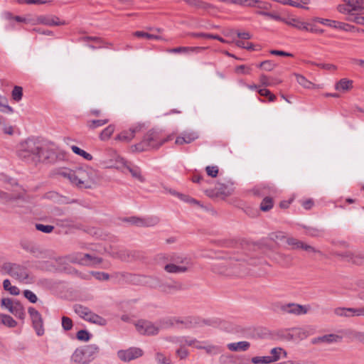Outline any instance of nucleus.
I'll list each match as a JSON object with an SVG mask.
<instances>
[{
	"mask_svg": "<svg viewBox=\"0 0 364 364\" xmlns=\"http://www.w3.org/2000/svg\"><path fill=\"white\" fill-rule=\"evenodd\" d=\"M17 154L23 161L33 164L45 161L49 158L47 151L43 149L38 141L31 139L19 144Z\"/></svg>",
	"mask_w": 364,
	"mask_h": 364,
	"instance_id": "nucleus-1",
	"label": "nucleus"
},
{
	"mask_svg": "<svg viewBox=\"0 0 364 364\" xmlns=\"http://www.w3.org/2000/svg\"><path fill=\"white\" fill-rule=\"evenodd\" d=\"M170 139V136L165 137L160 132L155 129H151L146 133L140 142L132 145L131 146V149L133 152H141L159 149L166 141Z\"/></svg>",
	"mask_w": 364,
	"mask_h": 364,
	"instance_id": "nucleus-2",
	"label": "nucleus"
},
{
	"mask_svg": "<svg viewBox=\"0 0 364 364\" xmlns=\"http://www.w3.org/2000/svg\"><path fill=\"white\" fill-rule=\"evenodd\" d=\"M180 322L175 317H168L159 321L156 323L146 320H140L135 323V326L139 333L152 336L157 334L160 329L172 327Z\"/></svg>",
	"mask_w": 364,
	"mask_h": 364,
	"instance_id": "nucleus-3",
	"label": "nucleus"
},
{
	"mask_svg": "<svg viewBox=\"0 0 364 364\" xmlns=\"http://www.w3.org/2000/svg\"><path fill=\"white\" fill-rule=\"evenodd\" d=\"M59 175L68 179L70 183L79 188H90L92 182V173L90 170L82 168L76 170L63 169Z\"/></svg>",
	"mask_w": 364,
	"mask_h": 364,
	"instance_id": "nucleus-4",
	"label": "nucleus"
},
{
	"mask_svg": "<svg viewBox=\"0 0 364 364\" xmlns=\"http://www.w3.org/2000/svg\"><path fill=\"white\" fill-rule=\"evenodd\" d=\"M0 271L9 275L11 278L26 284L33 282L27 267L23 264L13 262H4L0 267Z\"/></svg>",
	"mask_w": 364,
	"mask_h": 364,
	"instance_id": "nucleus-5",
	"label": "nucleus"
},
{
	"mask_svg": "<svg viewBox=\"0 0 364 364\" xmlns=\"http://www.w3.org/2000/svg\"><path fill=\"white\" fill-rule=\"evenodd\" d=\"M97 164L104 168H118L124 164V159L119 156L117 151L108 148L100 154L97 158Z\"/></svg>",
	"mask_w": 364,
	"mask_h": 364,
	"instance_id": "nucleus-6",
	"label": "nucleus"
},
{
	"mask_svg": "<svg viewBox=\"0 0 364 364\" xmlns=\"http://www.w3.org/2000/svg\"><path fill=\"white\" fill-rule=\"evenodd\" d=\"M99 352V348L95 344L87 345L77 348L72 355L71 359L79 364H87L92 361Z\"/></svg>",
	"mask_w": 364,
	"mask_h": 364,
	"instance_id": "nucleus-7",
	"label": "nucleus"
},
{
	"mask_svg": "<svg viewBox=\"0 0 364 364\" xmlns=\"http://www.w3.org/2000/svg\"><path fill=\"white\" fill-rule=\"evenodd\" d=\"M74 311L85 321L97 324L99 326H105L107 321L103 317L92 312L89 308L80 304H75L74 306Z\"/></svg>",
	"mask_w": 364,
	"mask_h": 364,
	"instance_id": "nucleus-8",
	"label": "nucleus"
},
{
	"mask_svg": "<svg viewBox=\"0 0 364 364\" xmlns=\"http://www.w3.org/2000/svg\"><path fill=\"white\" fill-rule=\"evenodd\" d=\"M144 129V124L136 123L130 127L128 129H124L116 135L114 139L123 143H129L136 134L141 132Z\"/></svg>",
	"mask_w": 364,
	"mask_h": 364,
	"instance_id": "nucleus-9",
	"label": "nucleus"
},
{
	"mask_svg": "<svg viewBox=\"0 0 364 364\" xmlns=\"http://www.w3.org/2000/svg\"><path fill=\"white\" fill-rule=\"evenodd\" d=\"M233 41H231L228 39H223L219 36H210V35H205L204 36V38L207 40H211V39H218L221 43H235L236 46H240V44H242V46H253L251 43H247L242 42L241 41L242 40H248L251 38V35L248 32H240V33H233Z\"/></svg>",
	"mask_w": 364,
	"mask_h": 364,
	"instance_id": "nucleus-10",
	"label": "nucleus"
},
{
	"mask_svg": "<svg viewBox=\"0 0 364 364\" xmlns=\"http://www.w3.org/2000/svg\"><path fill=\"white\" fill-rule=\"evenodd\" d=\"M5 18L11 28L15 27V23L36 26V15L31 14H27L24 16H14L8 12L5 14Z\"/></svg>",
	"mask_w": 364,
	"mask_h": 364,
	"instance_id": "nucleus-11",
	"label": "nucleus"
},
{
	"mask_svg": "<svg viewBox=\"0 0 364 364\" xmlns=\"http://www.w3.org/2000/svg\"><path fill=\"white\" fill-rule=\"evenodd\" d=\"M36 26H59L67 25L68 23L53 14L36 15Z\"/></svg>",
	"mask_w": 364,
	"mask_h": 364,
	"instance_id": "nucleus-12",
	"label": "nucleus"
},
{
	"mask_svg": "<svg viewBox=\"0 0 364 364\" xmlns=\"http://www.w3.org/2000/svg\"><path fill=\"white\" fill-rule=\"evenodd\" d=\"M1 305L6 308L9 312L14 314L16 317L19 318H24V309L20 302L6 298L2 299Z\"/></svg>",
	"mask_w": 364,
	"mask_h": 364,
	"instance_id": "nucleus-13",
	"label": "nucleus"
},
{
	"mask_svg": "<svg viewBox=\"0 0 364 364\" xmlns=\"http://www.w3.org/2000/svg\"><path fill=\"white\" fill-rule=\"evenodd\" d=\"M205 194L210 197L218 196H230L232 191V183H218L215 185L214 190L212 189H205L204 190Z\"/></svg>",
	"mask_w": 364,
	"mask_h": 364,
	"instance_id": "nucleus-14",
	"label": "nucleus"
},
{
	"mask_svg": "<svg viewBox=\"0 0 364 364\" xmlns=\"http://www.w3.org/2000/svg\"><path fill=\"white\" fill-rule=\"evenodd\" d=\"M309 309L310 307L309 306H304L295 303L284 304L280 306V310L283 313L297 316L306 314Z\"/></svg>",
	"mask_w": 364,
	"mask_h": 364,
	"instance_id": "nucleus-15",
	"label": "nucleus"
},
{
	"mask_svg": "<svg viewBox=\"0 0 364 364\" xmlns=\"http://www.w3.org/2000/svg\"><path fill=\"white\" fill-rule=\"evenodd\" d=\"M28 312L31 316L33 326L38 336H42L44 333L43 321L41 314L33 307L28 308Z\"/></svg>",
	"mask_w": 364,
	"mask_h": 364,
	"instance_id": "nucleus-16",
	"label": "nucleus"
},
{
	"mask_svg": "<svg viewBox=\"0 0 364 364\" xmlns=\"http://www.w3.org/2000/svg\"><path fill=\"white\" fill-rule=\"evenodd\" d=\"M143 355V351L139 348H129L127 350H121L117 352L119 358L124 362H129L136 359Z\"/></svg>",
	"mask_w": 364,
	"mask_h": 364,
	"instance_id": "nucleus-17",
	"label": "nucleus"
},
{
	"mask_svg": "<svg viewBox=\"0 0 364 364\" xmlns=\"http://www.w3.org/2000/svg\"><path fill=\"white\" fill-rule=\"evenodd\" d=\"M127 221L138 227H151L159 223V218L156 217L138 218L131 217L127 219Z\"/></svg>",
	"mask_w": 364,
	"mask_h": 364,
	"instance_id": "nucleus-18",
	"label": "nucleus"
},
{
	"mask_svg": "<svg viewBox=\"0 0 364 364\" xmlns=\"http://www.w3.org/2000/svg\"><path fill=\"white\" fill-rule=\"evenodd\" d=\"M334 313L338 316H364V307L360 308H343L338 307L334 309Z\"/></svg>",
	"mask_w": 364,
	"mask_h": 364,
	"instance_id": "nucleus-19",
	"label": "nucleus"
},
{
	"mask_svg": "<svg viewBox=\"0 0 364 364\" xmlns=\"http://www.w3.org/2000/svg\"><path fill=\"white\" fill-rule=\"evenodd\" d=\"M283 23L300 31H304L307 26L306 22H304L301 18L290 14H287L286 16H284Z\"/></svg>",
	"mask_w": 364,
	"mask_h": 364,
	"instance_id": "nucleus-20",
	"label": "nucleus"
},
{
	"mask_svg": "<svg viewBox=\"0 0 364 364\" xmlns=\"http://www.w3.org/2000/svg\"><path fill=\"white\" fill-rule=\"evenodd\" d=\"M205 325H211V321L209 320L201 319L197 316H186L183 320V327L187 328H195L201 327Z\"/></svg>",
	"mask_w": 364,
	"mask_h": 364,
	"instance_id": "nucleus-21",
	"label": "nucleus"
},
{
	"mask_svg": "<svg viewBox=\"0 0 364 364\" xmlns=\"http://www.w3.org/2000/svg\"><path fill=\"white\" fill-rule=\"evenodd\" d=\"M314 333V328L310 326L291 328V337L295 340H304Z\"/></svg>",
	"mask_w": 364,
	"mask_h": 364,
	"instance_id": "nucleus-22",
	"label": "nucleus"
},
{
	"mask_svg": "<svg viewBox=\"0 0 364 364\" xmlns=\"http://www.w3.org/2000/svg\"><path fill=\"white\" fill-rule=\"evenodd\" d=\"M271 355H267L269 359V362L274 363L280 360L282 358H287V351L280 347L274 348L270 351Z\"/></svg>",
	"mask_w": 364,
	"mask_h": 364,
	"instance_id": "nucleus-23",
	"label": "nucleus"
},
{
	"mask_svg": "<svg viewBox=\"0 0 364 364\" xmlns=\"http://www.w3.org/2000/svg\"><path fill=\"white\" fill-rule=\"evenodd\" d=\"M353 80L347 78H342L335 85V90L341 92H346L353 88Z\"/></svg>",
	"mask_w": 364,
	"mask_h": 364,
	"instance_id": "nucleus-24",
	"label": "nucleus"
},
{
	"mask_svg": "<svg viewBox=\"0 0 364 364\" xmlns=\"http://www.w3.org/2000/svg\"><path fill=\"white\" fill-rule=\"evenodd\" d=\"M345 4L351 9V11L364 14V1L363 0H343Z\"/></svg>",
	"mask_w": 364,
	"mask_h": 364,
	"instance_id": "nucleus-25",
	"label": "nucleus"
},
{
	"mask_svg": "<svg viewBox=\"0 0 364 364\" xmlns=\"http://www.w3.org/2000/svg\"><path fill=\"white\" fill-rule=\"evenodd\" d=\"M250 347L248 341H240L237 343H230L228 344V348L231 351H246Z\"/></svg>",
	"mask_w": 364,
	"mask_h": 364,
	"instance_id": "nucleus-26",
	"label": "nucleus"
},
{
	"mask_svg": "<svg viewBox=\"0 0 364 364\" xmlns=\"http://www.w3.org/2000/svg\"><path fill=\"white\" fill-rule=\"evenodd\" d=\"M133 36L137 38L147 40L148 41H153L154 40H162L163 38L160 35L154 33H149L145 31H136L133 33Z\"/></svg>",
	"mask_w": 364,
	"mask_h": 364,
	"instance_id": "nucleus-27",
	"label": "nucleus"
},
{
	"mask_svg": "<svg viewBox=\"0 0 364 364\" xmlns=\"http://www.w3.org/2000/svg\"><path fill=\"white\" fill-rule=\"evenodd\" d=\"M297 82L306 89H317L319 88L318 85H315L311 81L308 80L304 76L294 73Z\"/></svg>",
	"mask_w": 364,
	"mask_h": 364,
	"instance_id": "nucleus-28",
	"label": "nucleus"
},
{
	"mask_svg": "<svg viewBox=\"0 0 364 364\" xmlns=\"http://www.w3.org/2000/svg\"><path fill=\"white\" fill-rule=\"evenodd\" d=\"M259 82L263 86H275L282 82V80L279 78L269 77L265 75H261L259 77Z\"/></svg>",
	"mask_w": 364,
	"mask_h": 364,
	"instance_id": "nucleus-29",
	"label": "nucleus"
},
{
	"mask_svg": "<svg viewBox=\"0 0 364 364\" xmlns=\"http://www.w3.org/2000/svg\"><path fill=\"white\" fill-rule=\"evenodd\" d=\"M84 255L85 254L81 252H74L68 255L66 258L67 260L71 263L83 265L84 264H86V262L84 260Z\"/></svg>",
	"mask_w": 364,
	"mask_h": 364,
	"instance_id": "nucleus-30",
	"label": "nucleus"
},
{
	"mask_svg": "<svg viewBox=\"0 0 364 364\" xmlns=\"http://www.w3.org/2000/svg\"><path fill=\"white\" fill-rule=\"evenodd\" d=\"M109 122V119L107 118H103L100 119H92V120H88L86 122L87 127L90 129H95L96 128L102 127L107 124Z\"/></svg>",
	"mask_w": 364,
	"mask_h": 364,
	"instance_id": "nucleus-31",
	"label": "nucleus"
},
{
	"mask_svg": "<svg viewBox=\"0 0 364 364\" xmlns=\"http://www.w3.org/2000/svg\"><path fill=\"white\" fill-rule=\"evenodd\" d=\"M333 28L347 32H355L358 31L354 26L337 21H335Z\"/></svg>",
	"mask_w": 364,
	"mask_h": 364,
	"instance_id": "nucleus-32",
	"label": "nucleus"
},
{
	"mask_svg": "<svg viewBox=\"0 0 364 364\" xmlns=\"http://www.w3.org/2000/svg\"><path fill=\"white\" fill-rule=\"evenodd\" d=\"M83 257L86 262V264H83L84 266H94L102 262V259L100 257H96L93 255L85 254Z\"/></svg>",
	"mask_w": 364,
	"mask_h": 364,
	"instance_id": "nucleus-33",
	"label": "nucleus"
},
{
	"mask_svg": "<svg viewBox=\"0 0 364 364\" xmlns=\"http://www.w3.org/2000/svg\"><path fill=\"white\" fill-rule=\"evenodd\" d=\"M257 14L262 15L263 16L267 17L269 19H273L274 21L283 22L284 21V16H282L279 13L277 12H269V11H257Z\"/></svg>",
	"mask_w": 364,
	"mask_h": 364,
	"instance_id": "nucleus-34",
	"label": "nucleus"
},
{
	"mask_svg": "<svg viewBox=\"0 0 364 364\" xmlns=\"http://www.w3.org/2000/svg\"><path fill=\"white\" fill-rule=\"evenodd\" d=\"M115 130V127L113 124H109L106 128H105L100 134V139L102 141L108 140L110 136L112 135Z\"/></svg>",
	"mask_w": 364,
	"mask_h": 364,
	"instance_id": "nucleus-35",
	"label": "nucleus"
},
{
	"mask_svg": "<svg viewBox=\"0 0 364 364\" xmlns=\"http://www.w3.org/2000/svg\"><path fill=\"white\" fill-rule=\"evenodd\" d=\"M197 132L186 130L183 132V143L189 144L198 138Z\"/></svg>",
	"mask_w": 364,
	"mask_h": 364,
	"instance_id": "nucleus-36",
	"label": "nucleus"
},
{
	"mask_svg": "<svg viewBox=\"0 0 364 364\" xmlns=\"http://www.w3.org/2000/svg\"><path fill=\"white\" fill-rule=\"evenodd\" d=\"M82 43L87 44H105L104 41L98 36H85L82 38Z\"/></svg>",
	"mask_w": 364,
	"mask_h": 364,
	"instance_id": "nucleus-37",
	"label": "nucleus"
},
{
	"mask_svg": "<svg viewBox=\"0 0 364 364\" xmlns=\"http://www.w3.org/2000/svg\"><path fill=\"white\" fill-rule=\"evenodd\" d=\"M0 322L11 328L17 325L16 321L11 316L5 314H0Z\"/></svg>",
	"mask_w": 364,
	"mask_h": 364,
	"instance_id": "nucleus-38",
	"label": "nucleus"
},
{
	"mask_svg": "<svg viewBox=\"0 0 364 364\" xmlns=\"http://www.w3.org/2000/svg\"><path fill=\"white\" fill-rule=\"evenodd\" d=\"M127 169L129 171L132 176L138 179L140 181H144V178L141 176V169L136 166H127Z\"/></svg>",
	"mask_w": 364,
	"mask_h": 364,
	"instance_id": "nucleus-39",
	"label": "nucleus"
},
{
	"mask_svg": "<svg viewBox=\"0 0 364 364\" xmlns=\"http://www.w3.org/2000/svg\"><path fill=\"white\" fill-rule=\"evenodd\" d=\"M71 149L75 154L83 157L85 159H86L87 161H91L93 159L92 156L90 154L81 149L80 148H79L77 146H75V145L71 146Z\"/></svg>",
	"mask_w": 364,
	"mask_h": 364,
	"instance_id": "nucleus-40",
	"label": "nucleus"
},
{
	"mask_svg": "<svg viewBox=\"0 0 364 364\" xmlns=\"http://www.w3.org/2000/svg\"><path fill=\"white\" fill-rule=\"evenodd\" d=\"M187 2L198 9H208L212 7L211 4L200 0H187Z\"/></svg>",
	"mask_w": 364,
	"mask_h": 364,
	"instance_id": "nucleus-41",
	"label": "nucleus"
},
{
	"mask_svg": "<svg viewBox=\"0 0 364 364\" xmlns=\"http://www.w3.org/2000/svg\"><path fill=\"white\" fill-rule=\"evenodd\" d=\"M273 200L270 197H265L260 203V210L262 211H268L273 207Z\"/></svg>",
	"mask_w": 364,
	"mask_h": 364,
	"instance_id": "nucleus-42",
	"label": "nucleus"
},
{
	"mask_svg": "<svg viewBox=\"0 0 364 364\" xmlns=\"http://www.w3.org/2000/svg\"><path fill=\"white\" fill-rule=\"evenodd\" d=\"M23 249L36 257H40V255L42 254L41 250L37 246L33 245H24Z\"/></svg>",
	"mask_w": 364,
	"mask_h": 364,
	"instance_id": "nucleus-43",
	"label": "nucleus"
},
{
	"mask_svg": "<svg viewBox=\"0 0 364 364\" xmlns=\"http://www.w3.org/2000/svg\"><path fill=\"white\" fill-rule=\"evenodd\" d=\"M340 338H341L337 335L328 334V335L323 336L321 337H318V340L321 341V342L330 343L337 342L340 340Z\"/></svg>",
	"mask_w": 364,
	"mask_h": 364,
	"instance_id": "nucleus-44",
	"label": "nucleus"
},
{
	"mask_svg": "<svg viewBox=\"0 0 364 364\" xmlns=\"http://www.w3.org/2000/svg\"><path fill=\"white\" fill-rule=\"evenodd\" d=\"M11 95L14 100L19 102L23 97V88L20 86H15L12 90Z\"/></svg>",
	"mask_w": 364,
	"mask_h": 364,
	"instance_id": "nucleus-45",
	"label": "nucleus"
},
{
	"mask_svg": "<svg viewBox=\"0 0 364 364\" xmlns=\"http://www.w3.org/2000/svg\"><path fill=\"white\" fill-rule=\"evenodd\" d=\"M6 111L13 112V109L8 105L7 99L0 95V112H5Z\"/></svg>",
	"mask_w": 364,
	"mask_h": 364,
	"instance_id": "nucleus-46",
	"label": "nucleus"
},
{
	"mask_svg": "<svg viewBox=\"0 0 364 364\" xmlns=\"http://www.w3.org/2000/svg\"><path fill=\"white\" fill-rule=\"evenodd\" d=\"M155 359L157 364H171L169 358L161 353H156Z\"/></svg>",
	"mask_w": 364,
	"mask_h": 364,
	"instance_id": "nucleus-47",
	"label": "nucleus"
},
{
	"mask_svg": "<svg viewBox=\"0 0 364 364\" xmlns=\"http://www.w3.org/2000/svg\"><path fill=\"white\" fill-rule=\"evenodd\" d=\"M258 93L260 96L267 97L269 102H274L277 98L276 96L270 92V90L265 88L259 89Z\"/></svg>",
	"mask_w": 364,
	"mask_h": 364,
	"instance_id": "nucleus-48",
	"label": "nucleus"
},
{
	"mask_svg": "<svg viewBox=\"0 0 364 364\" xmlns=\"http://www.w3.org/2000/svg\"><path fill=\"white\" fill-rule=\"evenodd\" d=\"M53 0H17L18 4L41 5L51 3Z\"/></svg>",
	"mask_w": 364,
	"mask_h": 364,
	"instance_id": "nucleus-49",
	"label": "nucleus"
},
{
	"mask_svg": "<svg viewBox=\"0 0 364 364\" xmlns=\"http://www.w3.org/2000/svg\"><path fill=\"white\" fill-rule=\"evenodd\" d=\"M164 269L168 273H180L182 272V267L174 264H167L164 266Z\"/></svg>",
	"mask_w": 364,
	"mask_h": 364,
	"instance_id": "nucleus-50",
	"label": "nucleus"
},
{
	"mask_svg": "<svg viewBox=\"0 0 364 364\" xmlns=\"http://www.w3.org/2000/svg\"><path fill=\"white\" fill-rule=\"evenodd\" d=\"M183 341L188 346H193L194 348L198 349H203V347L204 346L203 343H205V342L199 341L196 339H186Z\"/></svg>",
	"mask_w": 364,
	"mask_h": 364,
	"instance_id": "nucleus-51",
	"label": "nucleus"
},
{
	"mask_svg": "<svg viewBox=\"0 0 364 364\" xmlns=\"http://www.w3.org/2000/svg\"><path fill=\"white\" fill-rule=\"evenodd\" d=\"M346 19L357 24L364 25V16H361L360 15H350L347 16Z\"/></svg>",
	"mask_w": 364,
	"mask_h": 364,
	"instance_id": "nucleus-52",
	"label": "nucleus"
},
{
	"mask_svg": "<svg viewBox=\"0 0 364 364\" xmlns=\"http://www.w3.org/2000/svg\"><path fill=\"white\" fill-rule=\"evenodd\" d=\"M203 349L205 350V352L208 354H218L220 353V349L218 346L213 345H206L203 347Z\"/></svg>",
	"mask_w": 364,
	"mask_h": 364,
	"instance_id": "nucleus-53",
	"label": "nucleus"
},
{
	"mask_svg": "<svg viewBox=\"0 0 364 364\" xmlns=\"http://www.w3.org/2000/svg\"><path fill=\"white\" fill-rule=\"evenodd\" d=\"M314 23H319L324 26L333 28V24L335 23V21L328 19V18H315L313 19Z\"/></svg>",
	"mask_w": 364,
	"mask_h": 364,
	"instance_id": "nucleus-54",
	"label": "nucleus"
},
{
	"mask_svg": "<svg viewBox=\"0 0 364 364\" xmlns=\"http://www.w3.org/2000/svg\"><path fill=\"white\" fill-rule=\"evenodd\" d=\"M256 1L253 0H230V4L240 5L242 6H254Z\"/></svg>",
	"mask_w": 364,
	"mask_h": 364,
	"instance_id": "nucleus-55",
	"label": "nucleus"
},
{
	"mask_svg": "<svg viewBox=\"0 0 364 364\" xmlns=\"http://www.w3.org/2000/svg\"><path fill=\"white\" fill-rule=\"evenodd\" d=\"M337 10L338 11V12H340L341 14H346L347 16H350V15H355L353 11H351V9L347 6V4H339L338 6H337Z\"/></svg>",
	"mask_w": 364,
	"mask_h": 364,
	"instance_id": "nucleus-56",
	"label": "nucleus"
},
{
	"mask_svg": "<svg viewBox=\"0 0 364 364\" xmlns=\"http://www.w3.org/2000/svg\"><path fill=\"white\" fill-rule=\"evenodd\" d=\"M36 230L45 233H50L54 230V227L53 225L43 224H36Z\"/></svg>",
	"mask_w": 364,
	"mask_h": 364,
	"instance_id": "nucleus-57",
	"label": "nucleus"
},
{
	"mask_svg": "<svg viewBox=\"0 0 364 364\" xmlns=\"http://www.w3.org/2000/svg\"><path fill=\"white\" fill-rule=\"evenodd\" d=\"M118 257L122 260H129L131 257H133V254L127 250H121L118 252Z\"/></svg>",
	"mask_w": 364,
	"mask_h": 364,
	"instance_id": "nucleus-58",
	"label": "nucleus"
},
{
	"mask_svg": "<svg viewBox=\"0 0 364 364\" xmlns=\"http://www.w3.org/2000/svg\"><path fill=\"white\" fill-rule=\"evenodd\" d=\"M251 361L254 364H260V363H264V364H269L270 363L269 359L267 356H255L252 358Z\"/></svg>",
	"mask_w": 364,
	"mask_h": 364,
	"instance_id": "nucleus-59",
	"label": "nucleus"
},
{
	"mask_svg": "<svg viewBox=\"0 0 364 364\" xmlns=\"http://www.w3.org/2000/svg\"><path fill=\"white\" fill-rule=\"evenodd\" d=\"M208 176L215 178L218 176L219 169L217 166H208L205 168Z\"/></svg>",
	"mask_w": 364,
	"mask_h": 364,
	"instance_id": "nucleus-60",
	"label": "nucleus"
},
{
	"mask_svg": "<svg viewBox=\"0 0 364 364\" xmlns=\"http://www.w3.org/2000/svg\"><path fill=\"white\" fill-rule=\"evenodd\" d=\"M287 242L289 245L291 246L294 249H300V247L301 246L302 242L294 238V237H289L287 239Z\"/></svg>",
	"mask_w": 364,
	"mask_h": 364,
	"instance_id": "nucleus-61",
	"label": "nucleus"
},
{
	"mask_svg": "<svg viewBox=\"0 0 364 364\" xmlns=\"http://www.w3.org/2000/svg\"><path fill=\"white\" fill-rule=\"evenodd\" d=\"M62 326L65 331H69L73 328V321L72 320L67 317H62Z\"/></svg>",
	"mask_w": 364,
	"mask_h": 364,
	"instance_id": "nucleus-62",
	"label": "nucleus"
},
{
	"mask_svg": "<svg viewBox=\"0 0 364 364\" xmlns=\"http://www.w3.org/2000/svg\"><path fill=\"white\" fill-rule=\"evenodd\" d=\"M90 334L85 330H80L77 333V338L80 341H87Z\"/></svg>",
	"mask_w": 364,
	"mask_h": 364,
	"instance_id": "nucleus-63",
	"label": "nucleus"
},
{
	"mask_svg": "<svg viewBox=\"0 0 364 364\" xmlns=\"http://www.w3.org/2000/svg\"><path fill=\"white\" fill-rule=\"evenodd\" d=\"M24 296L31 303H36L38 300L36 295L30 290H25L23 291Z\"/></svg>",
	"mask_w": 364,
	"mask_h": 364,
	"instance_id": "nucleus-64",
	"label": "nucleus"
}]
</instances>
